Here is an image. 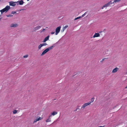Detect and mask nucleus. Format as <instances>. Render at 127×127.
Segmentation results:
<instances>
[{
	"mask_svg": "<svg viewBox=\"0 0 127 127\" xmlns=\"http://www.w3.org/2000/svg\"><path fill=\"white\" fill-rule=\"evenodd\" d=\"M61 27L60 26L56 28V35H57L59 33V32L60 30Z\"/></svg>",
	"mask_w": 127,
	"mask_h": 127,
	"instance_id": "1",
	"label": "nucleus"
},
{
	"mask_svg": "<svg viewBox=\"0 0 127 127\" xmlns=\"http://www.w3.org/2000/svg\"><path fill=\"white\" fill-rule=\"evenodd\" d=\"M9 5L10 6H14L17 4L16 2L10 1L9 2Z\"/></svg>",
	"mask_w": 127,
	"mask_h": 127,
	"instance_id": "2",
	"label": "nucleus"
},
{
	"mask_svg": "<svg viewBox=\"0 0 127 127\" xmlns=\"http://www.w3.org/2000/svg\"><path fill=\"white\" fill-rule=\"evenodd\" d=\"M90 103L89 102L86 103L84 104L82 106L81 109L82 108L84 109L86 107L90 105Z\"/></svg>",
	"mask_w": 127,
	"mask_h": 127,
	"instance_id": "3",
	"label": "nucleus"
},
{
	"mask_svg": "<svg viewBox=\"0 0 127 127\" xmlns=\"http://www.w3.org/2000/svg\"><path fill=\"white\" fill-rule=\"evenodd\" d=\"M42 119L43 118L42 117H37L36 119L34 120V121L33 122V123H35L37 121L42 120Z\"/></svg>",
	"mask_w": 127,
	"mask_h": 127,
	"instance_id": "4",
	"label": "nucleus"
},
{
	"mask_svg": "<svg viewBox=\"0 0 127 127\" xmlns=\"http://www.w3.org/2000/svg\"><path fill=\"white\" fill-rule=\"evenodd\" d=\"M10 8H3L0 11L1 14H2L4 12H7Z\"/></svg>",
	"mask_w": 127,
	"mask_h": 127,
	"instance_id": "5",
	"label": "nucleus"
},
{
	"mask_svg": "<svg viewBox=\"0 0 127 127\" xmlns=\"http://www.w3.org/2000/svg\"><path fill=\"white\" fill-rule=\"evenodd\" d=\"M49 49L47 48L45 49L42 52V53L41 54V55L42 56L46 53L47 52L49 51Z\"/></svg>",
	"mask_w": 127,
	"mask_h": 127,
	"instance_id": "6",
	"label": "nucleus"
},
{
	"mask_svg": "<svg viewBox=\"0 0 127 127\" xmlns=\"http://www.w3.org/2000/svg\"><path fill=\"white\" fill-rule=\"evenodd\" d=\"M112 4L111 1L110 2L107 3L105 4L103 6V8L107 7H108L110 4Z\"/></svg>",
	"mask_w": 127,
	"mask_h": 127,
	"instance_id": "7",
	"label": "nucleus"
},
{
	"mask_svg": "<svg viewBox=\"0 0 127 127\" xmlns=\"http://www.w3.org/2000/svg\"><path fill=\"white\" fill-rule=\"evenodd\" d=\"M17 4L18 5L19 4L20 5H21L23 4L24 3L23 1L22 0H21L20 1H18L16 2Z\"/></svg>",
	"mask_w": 127,
	"mask_h": 127,
	"instance_id": "8",
	"label": "nucleus"
},
{
	"mask_svg": "<svg viewBox=\"0 0 127 127\" xmlns=\"http://www.w3.org/2000/svg\"><path fill=\"white\" fill-rule=\"evenodd\" d=\"M119 70V68H118L116 67V68L113 69L112 71V72L113 73H115L116 72Z\"/></svg>",
	"mask_w": 127,
	"mask_h": 127,
	"instance_id": "9",
	"label": "nucleus"
},
{
	"mask_svg": "<svg viewBox=\"0 0 127 127\" xmlns=\"http://www.w3.org/2000/svg\"><path fill=\"white\" fill-rule=\"evenodd\" d=\"M100 36V34L98 33H95L93 35V37L95 38V37H97Z\"/></svg>",
	"mask_w": 127,
	"mask_h": 127,
	"instance_id": "10",
	"label": "nucleus"
},
{
	"mask_svg": "<svg viewBox=\"0 0 127 127\" xmlns=\"http://www.w3.org/2000/svg\"><path fill=\"white\" fill-rule=\"evenodd\" d=\"M18 26V25L16 24H11L10 26L11 27H17Z\"/></svg>",
	"mask_w": 127,
	"mask_h": 127,
	"instance_id": "11",
	"label": "nucleus"
},
{
	"mask_svg": "<svg viewBox=\"0 0 127 127\" xmlns=\"http://www.w3.org/2000/svg\"><path fill=\"white\" fill-rule=\"evenodd\" d=\"M41 26H38L37 27H35L34 28V31H36L38 30L40 28H41Z\"/></svg>",
	"mask_w": 127,
	"mask_h": 127,
	"instance_id": "12",
	"label": "nucleus"
},
{
	"mask_svg": "<svg viewBox=\"0 0 127 127\" xmlns=\"http://www.w3.org/2000/svg\"><path fill=\"white\" fill-rule=\"evenodd\" d=\"M51 116V115H50L49 117L47 119L46 121V122H50L51 121V119L50 117Z\"/></svg>",
	"mask_w": 127,
	"mask_h": 127,
	"instance_id": "13",
	"label": "nucleus"
},
{
	"mask_svg": "<svg viewBox=\"0 0 127 127\" xmlns=\"http://www.w3.org/2000/svg\"><path fill=\"white\" fill-rule=\"evenodd\" d=\"M49 36H47V37H46L43 40V42H45L46 41H47V40H48L49 39Z\"/></svg>",
	"mask_w": 127,
	"mask_h": 127,
	"instance_id": "14",
	"label": "nucleus"
},
{
	"mask_svg": "<svg viewBox=\"0 0 127 127\" xmlns=\"http://www.w3.org/2000/svg\"><path fill=\"white\" fill-rule=\"evenodd\" d=\"M57 114V112L55 111L53 112L52 113L51 115L54 116Z\"/></svg>",
	"mask_w": 127,
	"mask_h": 127,
	"instance_id": "15",
	"label": "nucleus"
},
{
	"mask_svg": "<svg viewBox=\"0 0 127 127\" xmlns=\"http://www.w3.org/2000/svg\"><path fill=\"white\" fill-rule=\"evenodd\" d=\"M121 0H115L112 3H114L118 2L120 1Z\"/></svg>",
	"mask_w": 127,
	"mask_h": 127,
	"instance_id": "16",
	"label": "nucleus"
},
{
	"mask_svg": "<svg viewBox=\"0 0 127 127\" xmlns=\"http://www.w3.org/2000/svg\"><path fill=\"white\" fill-rule=\"evenodd\" d=\"M54 47V46H52L50 47H49L48 48H47V49H49V51L51 49H52Z\"/></svg>",
	"mask_w": 127,
	"mask_h": 127,
	"instance_id": "17",
	"label": "nucleus"
},
{
	"mask_svg": "<svg viewBox=\"0 0 127 127\" xmlns=\"http://www.w3.org/2000/svg\"><path fill=\"white\" fill-rule=\"evenodd\" d=\"M17 111L16 110H15L13 111V114H16L17 112Z\"/></svg>",
	"mask_w": 127,
	"mask_h": 127,
	"instance_id": "18",
	"label": "nucleus"
},
{
	"mask_svg": "<svg viewBox=\"0 0 127 127\" xmlns=\"http://www.w3.org/2000/svg\"><path fill=\"white\" fill-rule=\"evenodd\" d=\"M94 98H93L91 99V101H90L89 103H90V104L93 102L94 101Z\"/></svg>",
	"mask_w": 127,
	"mask_h": 127,
	"instance_id": "19",
	"label": "nucleus"
},
{
	"mask_svg": "<svg viewBox=\"0 0 127 127\" xmlns=\"http://www.w3.org/2000/svg\"><path fill=\"white\" fill-rule=\"evenodd\" d=\"M68 26L67 25H66L63 28V32L65 29H66V28H67L68 27Z\"/></svg>",
	"mask_w": 127,
	"mask_h": 127,
	"instance_id": "20",
	"label": "nucleus"
},
{
	"mask_svg": "<svg viewBox=\"0 0 127 127\" xmlns=\"http://www.w3.org/2000/svg\"><path fill=\"white\" fill-rule=\"evenodd\" d=\"M42 47L41 44H40L38 46V49H40Z\"/></svg>",
	"mask_w": 127,
	"mask_h": 127,
	"instance_id": "21",
	"label": "nucleus"
},
{
	"mask_svg": "<svg viewBox=\"0 0 127 127\" xmlns=\"http://www.w3.org/2000/svg\"><path fill=\"white\" fill-rule=\"evenodd\" d=\"M42 45V46H45L47 45V44L46 43H43L42 44H41Z\"/></svg>",
	"mask_w": 127,
	"mask_h": 127,
	"instance_id": "22",
	"label": "nucleus"
},
{
	"mask_svg": "<svg viewBox=\"0 0 127 127\" xmlns=\"http://www.w3.org/2000/svg\"><path fill=\"white\" fill-rule=\"evenodd\" d=\"M17 12H17L13 11L12 12V14H15L16 13L18 14V13H16Z\"/></svg>",
	"mask_w": 127,
	"mask_h": 127,
	"instance_id": "23",
	"label": "nucleus"
},
{
	"mask_svg": "<svg viewBox=\"0 0 127 127\" xmlns=\"http://www.w3.org/2000/svg\"><path fill=\"white\" fill-rule=\"evenodd\" d=\"M81 18V16H79V17H78L75 18V19H74V20H77L78 19L80 18Z\"/></svg>",
	"mask_w": 127,
	"mask_h": 127,
	"instance_id": "24",
	"label": "nucleus"
},
{
	"mask_svg": "<svg viewBox=\"0 0 127 127\" xmlns=\"http://www.w3.org/2000/svg\"><path fill=\"white\" fill-rule=\"evenodd\" d=\"M28 57V55H26L25 56H24L23 57L24 58H27Z\"/></svg>",
	"mask_w": 127,
	"mask_h": 127,
	"instance_id": "25",
	"label": "nucleus"
},
{
	"mask_svg": "<svg viewBox=\"0 0 127 127\" xmlns=\"http://www.w3.org/2000/svg\"><path fill=\"white\" fill-rule=\"evenodd\" d=\"M85 14H86V13H85L84 14H83L82 15V16H81V18H82V17H83L84 16H85Z\"/></svg>",
	"mask_w": 127,
	"mask_h": 127,
	"instance_id": "26",
	"label": "nucleus"
},
{
	"mask_svg": "<svg viewBox=\"0 0 127 127\" xmlns=\"http://www.w3.org/2000/svg\"><path fill=\"white\" fill-rule=\"evenodd\" d=\"M5 8H10V6H7Z\"/></svg>",
	"mask_w": 127,
	"mask_h": 127,
	"instance_id": "27",
	"label": "nucleus"
},
{
	"mask_svg": "<svg viewBox=\"0 0 127 127\" xmlns=\"http://www.w3.org/2000/svg\"><path fill=\"white\" fill-rule=\"evenodd\" d=\"M106 59V58H104L103 59H102V60L101 61V62H102V61H103L105 59Z\"/></svg>",
	"mask_w": 127,
	"mask_h": 127,
	"instance_id": "28",
	"label": "nucleus"
},
{
	"mask_svg": "<svg viewBox=\"0 0 127 127\" xmlns=\"http://www.w3.org/2000/svg\"><path fill=\"white\" fill-rule=\"evenodd\" d=\"M12 15H7V17H11V16H12Z\"/></svg>",
	"mask_w": 127,
	"mask_h": 127,
	"instance_id": "29",
	"label": "nucleus"
},
{
	"mask_svg": "<svg viewBox=\"0 0 127 127\" xmlns=\"http://www.w3.org/2000/svg\"><path fill=\"white\" fill-rule=\"evenodd\" d=\"M54 33H55V32H52L51 33V34H54Z\"/></svg>",
	"mask_w": 127,
	"mask_h": 127,
	"instance_id": "30",
	"label": "nucleus"
},
{
	"mask_svg": "<svg viewBox=\"0 0 127 127\" xmlns=\"http://www.w3.org/2000/svg\"><path fill=\"white\" fill-rule=\"evenodd\" d=\"M25 9H21V10H19V11H21V10H25Z\"/></svg>",
	"mask_w": 127,
	"mask_h": 127,
	"instance_id": "31",
	"label": "nucleus"
},
{
	"mask_svg": "<svg viewBox=\"0 0 127 127\" xmlns=\"http://www.w3.org/2000/svg\"><path fill=\"white\" fill-rule=\"evenodd\" d=\"M78 108L76 109L75 110H74V111H77V110L78 109Z\"/></svg>",
	"mask_w": 127,
	"mask_h": 127,
	"instance_id": "32",
	"label": "nucleus"
},
{
	"mask_svg": "<svg viewBox=\"0 0 127 127\" xmlns=\"http://www.w3.org/2000/svg\"><path fill=\"white\" fill-rule=\"evenodd\" d=\"M45 30V29H43L42 31H44Z\"/></svg>",
	"mask_w": 127,
	"mask_h": 127,
	"instance_id": "33",
	"label": "nucleus"
},
{
	"mask_svg": "<svg viewBox=\"0 0 127 127\" xmlns=\"http://www.w3.org/2000/svg\"><path fill=\"white\" fill-rule=\"evenodd\" d=\"M125 89L127 88V86L125 88Z\"/></svg>",
	"mask_w": 127,
	"mask_h": 127,
	"instance_id": "34",
	"label": "nucleus"
},
{
	"mask_svg": "<svg viewBox=\"0 0 127 127\" xmlns=\"http://www.w3.org/2000/svg\"><path fill=\"white\" fill-rule=\"evenodd\" d=\"M27 0L28 1H29V0Z\"/></svg>",
	"mask_w": 127,
	"mask_h": 127,
	"instance_id": "35",
	"label": "nucleus"
}]
</instances>
